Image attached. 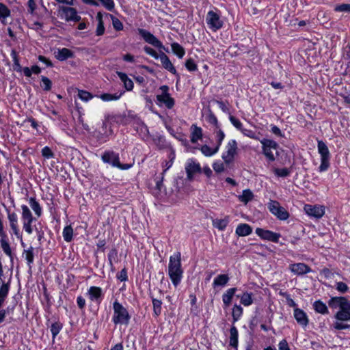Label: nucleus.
<instances>
[{"mask_svg":"<svg viewBox=\"0 0 350 350\" xmlns=\"http://www.w3.org/2000/svg\"><path fill=\"white\" fill-rule=\"evenodd\" d=\"M328 305L333 309L339 308V310L335 314L336 321L333 324V327L337 330H342L350 328V310L345 304L342 297H333L329 301Z\"/></svg>","mask_w":350,"mask_h":350,"instance_id":"1","label":"nucleus"},{"mask_svg":"<svg viewBox=\"0 0 350 350\" xmlns=\"http://www.w3.org/2000/svg\"><path fill=\"white\" fill-rule=\"evenodd\" d=\"M183 270L181 267V254L176 252L170 257L168 275L172 284L177 286L181 282Z\"/></svg>","mask_w":350,"mask_h":350,"instance_id":"2","label":"nucleus"},{"mask_svg":"<svg viewBox=\"0 0 350 350\" xmlns=\"http://www.w3.org/2000/svg\"><path fill=\"white\" fill-rule=\"evenodd\" d=\"M113 310L112 321L116 325H129L131 320V315L127 309L117 300L113 304Z\"/></svg>","mask_w":350,"mask_h":350,"instance_id":"3","label":"nucleus"},{"mask_svg":"<svg viewBox=\"0 0 350 350\" xmlns=\"http://www.w3.org/2000/svg\"><path fill=\"white\" fill-rule=\"evenodd\" d=\"M317 149L321 157V164L319 167V171L323 172L327 171L330 166V152L327 146L323 141H318Z\"/></svg>","mask_w":350,"mask_h":350,"instance_id":"4","label":"nucleus"},{"mask_svg":"<svg viewBox=\"0 0 350 350\" xmlns=\"http://www.w3.org/2000/svg\"><path fill=\"white\" fill-rule=\"evenodd\" d=\"M101 159L105 163H108L112 167L122 170H129L133 166L132 164H121L119 154L111 150L105 151L101 156Z\"/></svg>","mask_w":350,"mask_h":350,"instance_id":"5","label":"nucleus"},{"mask_svg":"<svg viewBox=\"0 0 350 350\" xmlns=\"http://www.w3.org/2000/svg\"><path fill=\"white\" fill-rule=\"evenodd\" d=\"M238 154V145L235 139H230L225 146L221 158L226 165L232 163Z\"/></svg>","mask_w":350,"mask_h":350,"instance_id":"6","label":"nucleus"},{"mask_svg":"<svg viewBox=\"0 0 350 350\" xmlns=\"http://www.w3.org/2000/svg\"><path fill=\"white\" fill-rule=\"evenodd\" d=\"M206 22L208 28L213 31H217L224 25V22L221 18L220 12L217 10L208 11L206 16Z\"/></svg>","mask_w":350,"mask_h":350,"instance_id":"7","label":"nucleus"},{"mask_svg":"<svg viewBox=\"0 0 350 350\" xmlns=\"http://www.w3.org/2000/svg\"><path fill=\"white\" fill-rule=\"evenodd\" d=\"M262 144V153L269 161H273L275 159L273 151H276L278 148V144L276 142L269 139H262L260 140Z\"/></svg>","mask_w":350,"mask_h":350,"instance_id":"8","label":"nucleus"},{"mask_svg":"<svg viewBox=\"0 0 350 350\" xmlns=\"http://www.w3.org/2000/svg\"><path fill=\"white\" fill-rule=\"evenodd\" d=\"M21 219L23 221V229L27 233L31 234L33 232L31 224L36 219L33 218L30 209L27 205L23 204L21 206Z\"/></svg>","mask_w":350,"mask_h":350,"instance_id":"9","label":"nucleus"},{"mask_svg":"<svg viewBox=\"0 0 350 350\" xmlns=\"http://www.w3.org/2000/svg\"><path fill=\"white\" fill-rule=\"evenodd\" d=\"M58 11L60 17L66 21L78 22L81 20V16L78 14L77 10L70 5L60 6Z\"/></svg>","mask_w":350,"mask_h":350,"instance_id":"10","label":"nucleus"},{"mask_svg":"<svg viewBox=\"0 0 350 350\" xmlns=\"http://www.w3.org/2000/svg\"><path fill=\"white\" fill-rule=\"evenodd\" d=\"M269 211L275 215L280 220H286L288 218L289 214L287 211L282 207L279 202L275 200H270L267 204Z\"/></svg>","mask_w":350,"mask_h":350,"instance_id":"11","label":"nucleus"},{"mask_svg":"<svg viewBox=\"0 0 350 350\" xmlns=\"http://www.w3.org/2000/svg\"><path fill=\"white\" fill-rule=\"evenodd\" d=\"M159 89L161 94L157 96V100L159 105H164L167 108L172 109L174 105V100L168 92V86L162 85Z\"/></svg>","mask_w":350,"mask_h":350,"instance_id":"12","label":"nucleus"},{"mask_svg":"<svg viewBox=\"0 0 350 350\" xmlns=\"http://www.w3.org/2000/svg\"><path fill=\"white\" fill-rule=\"evenodd\" d=\"M185 168L189 180L193 179V176L197 173H200L202 170L200 164L193 159L187 161Z\"/></svg>","mask_w":350,"mask_h":350,"instance_id":"13","label":"nucleus"},{"mask_svg":"<svg viewBox=\"0 0 350 350\" xmlns=\"http://www.w3.org/2000/svg\"><path fill=\"white\" fill-rule=\"evenodd\" d=\"M256 234L263 240L278 243L280 238V234L272 232L269 230L257 228L255 230Z\"/></svg>","mask_w":350,"mask_h":350,"instance_id":"14","label":"nucleus"},{"mask_svg":"<svg viewBox=\"0 0 350 350\" xmlns=\"http://www.w3.org/2000/svg\"><path fill=\"white\" fill-rule=\"evenodd\" d=\"M138 32L147 43L159 49L163 48L162 42L150 31L144 29H138Z\"/></svg>","mask_w":350,"mask_h":350,"instance_id":"15","label":"nucleus"},{"mask_svg":"<svg viewBox=\"0 0 350 350\" xmlns=\"http://www.w3.org/2000/svg\"><path fill=\"white\" fill-rule=\"evenodd\" d=\"M305 213L310 217L321 218L325 214V208L320 205L306 204L304 207Z\"/></svg>","mask_w":350,"mask_h":350,"instance_id":"16","label":"nucleus"},{"mask_svg":"<svg viewBox=\"0 0 350 350\" xmlns=\"http://www.w3.org/2000/svg\"><path fill=\"white\" fill-rule=\"evenodd\" d=\"M289 269L295 275H304L312 271L310 267L301 262L291 264L289 265Z\"/></svg>","mask_w":350,"mask_h":350,"instance_id":"17","label":"nucleus"},{"mask_svg":"<svg viewBox=\"0 0 350 350\" xmlns=\"http://www.w3.org/2000/svg\"><path fill=\"white\" fill-rule=\"evenodd\" d=\"M293 316L297 323L301 326L305 327L308 325L309 319L306 313L303 310L298 308H295Z\"/></svg>","mask_w":350,"mask_h":350,"instance_id":"18","label":"nucleus"},{"mask_svg":"<svg viewBox=\"0 0 350 350\" xmlns=\"http://www.w3.org/2000/svg\"><path fill=\"white\" fill-rule=\"evenodd\" d=\"M159 59L161 61L163 67L165 70H168L169 72H170L172 74H173L174 75H178V73H177V71H176L175 67L172 64V63L170 61V59H169V57L163 52H161L160 57H159Z\"/></svg>","mask_w":350,"mask_h":350,"instance_id":"19","label":"nucleus"},{"mask_svg":"<svg viewBox=\"0 0 350 350\" xmlns=\"http://www.w3.org/2000/svg\"><path fill=\"white\" fill-rule=\"evenodd\" d=\"M89 299L92 301H99L102 296V289L98 286H91L88 291Z\"/></svg>","mask_w":350,"mask_h":350,"instance_id":"20","label":"nucleus"},{"mask_svg":"<svg viewBox=\"0 0 350 350\" xmlns=\"http://www.w3.org/2000/svg\"><path fill=\"white\" fill-rule=\"evenodd\" d=\"M235 232L239 237H245L252 232V228L247 224H241L237 226Z\"/></svg>","mask_w":350,"mask_h":350,"instance_id":"21","label":"nucleus"},{"mask_svg":"<svg viewBox=\"0 0 350 350\" xmlns=\"http://www.w3.org/2000/svg\"><path fill=\"white\" fill-rule=\"evenodd\" d=\"M237 288H228L226 293L223 294L222 301L226 307H228L230 305L232 297L237 292Z\"/></svg>","mask_w":350,"mask_h":350,"instance_id":"22","label":"nucleus"},{"mask_svg":"<svg viewBox=\"0 0 350 350\" xmlns=\"http://www.w3.org/2000/svg\"><path fill=\"white\" fill-rule=\"evenodd\" d=\"M73 52L67 48L59 49L55 55L56 58L59 61H64L73 57Z\"/></svg>","mask_w":350,"mask_h":350,"instance_id":"23","label":"nucleus"},{"mask_svg":"<svg viewBox=\"0 0 350 350\" xmlns=\"http://www.w3.org/2000/svg\"><path fill=\"white\" fill-rule=\"evenodd\" d=\"M117 75L123 82L125 89L128 91L132 90L133 88V82L128 77L127 75L122 72H117Z\"/></svg>","mask_w":350,"mask_h":350,"instance_id":"24","label":"nucleus"},{"mask_svg":"<svg viewBox=\"0 0 350 350\" xmlns=\"http://www.w3.org/2000/svg\"><path fill=\"white\" fill-rule=\"evenodd\" d=\"M191 142L192 143H196L198 140L202 137V129L196 125H192L191 127Z\"/></svg>","mask_w":350,"mask_h":350,"instance_id":"25","label":"nucleus"},{"mask_svg":"<svg viewBox=\"0 0 350 350\" xmlns=\"http://www.w3.org/2000/svg\"><path fill=\"white\" fill-rule=\"evenodd\" d=\"M213 226L219 230H224L229 223V217L226 216L224 219H215L213 220Z\"/></svg>","mask_w":350,"mask_h":350,"instance_id":"26","label":"nucleus"},{"mask_svg":"<svg viewBox=\"0 0 350 350\" xmlns=\"http://www.w3.org/2000/svg\"><path fill=\"white\" fill-rule=\"evenodd\" d=\"M8 218L10 221L12 230L14 231L15 234H17L18 232L17 215L15 213H10L8 212Z\"/></svg>","mask_w":350,"mask_h":350,"instance_id":"27","label":"nucleus"},{"mask_svg":"<svg viewBox=\"0 0 350 350\" xmlns=\"http://www.w3.org/2000/svg\"><path fill=\"white\" fill-rule=\"evenodd\" d=\"M254 198V194L250 189H245L243 191L242 194L238 196L240 202L247 204L249 202Z\"/></svg>","mask_w":350,"mask_h":350,"instance_id":"28","label":"nucleus"},{"mask_svg":"<svg viewBox=\"0 0 350 350\" xmlns=\"http://www.w3.org/2000/svg\"><path fill=\"white\" fill-rule=\"evenodd\" d=\"M240 298L241 304L244 306H250L253 304L252 293L245 292L241 295H238Z\"/></svg>","mask_w":350,"mask_h":350,"instance_id":"29","label":"nucleus"},{"mask_svg":"<svg viewBox=\"0 0 350 350\" xmlns=\"http://www.w3.org/2000/svg\"><path fill=\"white\" fill-rule=\"evenodd\" d=\"M163 176H161V178L159 179H157L156 180V185L155 187L152 189V193L154 196L159 197V196H161V194L162 193L163 191H165V187H164V185L163 183Z\"/></svg>","mask_w":350,"mask_h":350,"instance_id":"30","label":"nucleus"},{"mask_svg":"<svg viewBox=\"0 0 350 350\" xmlns=\"http://www.w3.org/2000/svg\"><path fill=\"white\" fill-rule=\"evenodd\" d=\"M218 146L211 148L208 145H203L200 148V151L205 157H212L219 151Z\"/></svg>","mask_w":350,"mask_h":350,"instance_id":"31","label":"nucleus"},{"mask_svg":"<svg viewBox=\"0 0 350 350\" xmlns=\"http://www.w3.org/2000/svg\"><path fill=\"white\" fill-rule=\"evenodd\" d=\"M29 204L34 211L36 215L39 217L42 215V208L38 202L34 198H30L29 200Z\"/></svg>","mask_w":350,"mask_h":350,"instance_id":"32","label":"nucleus"},{"mask_svg":"<svg viewBox=\"0 0 350 350\" xmlns=\"http://www.w3.org/2000/svg\"><path fill=\"white\" fill-rule=\"evenodd\" d=\"M10 9L3 3H0V21L2 23L5 24V20L10 16Z\"/></svg>","mask_w":350,"mask_h":350,"instance_id":"33","label":"nucleus"},{"mask_svg":"<svg viewBox=\"0 0 350 350\" xmlns=\"http://www.w3.org/2000/svg\"><path fill=\"white\" fill-rule=\"evenodd\" d=\"M96 20L98 21L96 34L98 36H102L105 33V27L103 21V14L100 12H98L96 15Z\"/></svg>","mask_w":350,"mask_h":350,"instance_id":"34","label":"nucleus"},{"mask_svg":"<svg viewBox=\"0 0 350 350\" xmlns=\"http://www.w3.org/2000/svg\"><path fill=\"white\" fill-rule=\"evenodd\" d=\"M313 306L314 310L318 313L325 314L329 312L326 304L320 300L316 301Z\"/></svg>","mask_w":350,"mask_h":350,"instance_id":"35","label":"nucleus"},{"mask_svg":"<svg viewBox=\"0 0 350 350\" xmlns=\"http://www.w3.org/2000/svg\"><path fill=\"white\" fill-rule=\"evenodd\" d=\"M238 345V330L236 327L232 326L230 329V345L237 347Z\"/></svg>","mask_w":350,"mask_h":350,"instance_id":"36","label":"nucleus"},{"mask_svg":"<svg viewBox=\"0 0 350 350\" xmlns=\"http://www.w3.org/2000/svg\"><path fill=\"white\" fill-rule=\"evenodd\" d=\"M173 53L180 59L183 58L185 54L184 48L178 43L174 42L171 44Z\"/></svg>","mask_w":350,"mask_h":350,"instance_id":"37","label":"nucleus"},{"mask_svg":"<svg viewBox=\"0 0 350 350\" xmlns=\"http://www.w3.org/2000/svg\"><path fill=\"white\" fill-rule=\"evenodd\" d=\"M229 280V277L226 274H220L218 275L213 281V285L214 286H225Z\"/></svg>","mask_w":350,"mask_h":350,"instance_id":"38","label":"nucleus"},{"mask_svg":"<svg viewBox=\"0 0 350 350\" xmlns=\"http://www.w3.org/2000/svg\"><path fill=\"white\" fill-rule=\"evenodd\" d=\"M23 71L24 75L27 77H30L31 76L32 73H34L36 75L39 74L41 72V69L38 66L35 65V66H31V68H29L28 67H25L23 68Z\"/></svg>","mask_w":350,"mask_h":350,"instance_id":"39","label":"nucleus"},{"mask_svg":"<svg viewBox=\"0 0 350 350\" xmlns=\"http://www.w3.org/2000/svg\"><path fill=\"white\" fill-rule=\"evenodd\" d=\"M63 237L64 241L70 242L72 239L73 230L70 226H66L63 230Z\"/></svg>","mask_w":350,"mask_h":350,"instance_id":"40","label":"nucleus"},{"mask_svg":"<svg viewBox=\"0 0 350 350\" xmlns=\"http://www.w3.org/2000/svg\"><path fill=\"white\" fill-rule=\"evenodd\" d=\"M23 256H25V260L27 261L29 265H30L33 262V248L30 247L27 250H25L23 252Z\"/></svg>","mask_w":350,"mask_h":350,"instance_id":"41","label":"nucleus"},{"mask_svg":"<svg viewBox=\"0 0 350 350\" xmlns=\"http://www.w3.org/2000/svg\"><path fill=\"white\" fill-rule=\"evenodd\" d=\"M215 134L217 140V144L215 146H218L219 149L226 135L224 132L222 130H221L219 127L217 129V130L215 131Z\"/></svg>","mask_w":350,"mask_h":350,"instance_id":"42","label":"nucleus"},{"mask_svg":"<svg viewBox=\"0 0 350 350\" xmlns=\"http://www.w3.org/2000/svg\"><path fill=\"white\" fill-rule=\"evenodd\" d=\"M0 242H1V248H2L3 251L4 252V253L9 256H12V250L10 247V244L7 241V240L3 237V236L1 237Z\"/></svg>","mask_w":350,"mask_h":350,"instance_id":"43","label":"nucleus"},{"mask_svg":"<svg viewBox=\"0 0 350 350\" xmlns=\"http://www.w3.org/2000/svg\"><path fill=\"white\" fill-rule=\"evenodd\" d=\"M122 94V93L114 94H103L100 96V98L103 101L117 100L121 97Z\"/></svg>","mask_w":350,"mask_h":350,"instance_id":"44","label":"nucleus"},{"mask_svg":"<svg viewBox=\"0 0 350 350\" xmlns=\"http://www.w3.org/2000/svg\"><path fill=\"white\" fill-rule=\"evenodd\" d=\"M243 314V308L241 306L234 305L232 308V318L234 321H237Z\"/></svg>","mask_w":350,"mask_h":350,"instance_id":"45","label":"nucleus"},{"mask_svg":"<svg viewBox=\"0 0 350 350\" xmlns=\"http://www.w3.org/2000/svg\"><path fill=\"white\" fill-rule=\"evenodd\" d=\"M152 302L153 305V311L156 316H159L161 313V305L162 302L161 300L152 298Z\"/></svg>","mask_w":350,"mask_h":350,"instance_id":"46","label":"nucleus"},{"mask_svg":"<svg viewBox=\"0 0 350 350\" xmlns=\"http://www.w3.org/2000/svg\"><path fill=\"white\" fill-rule=\"evenodd\" d=\"M78 96L81 100L84 102H88L93 98V96L91 93L81 90H78Z\"/></svg>","mask_w":350,"mask_h":350,"instance_id":"47","label":"nucleus"},{"mask_svg":"<svg viewBox=\"0 0 350 350\" xmlns=\"http://www.w3.org/2000/svg\"><path fill=\"white\" fill-rule=\"evenodd\" d=\"M170 159L169 161H164L162 163V167L163 168L161 175L164 176L167 170H169L173 165L174 154H171L170 156Z\"/></svg>","mask_w":350,"mask_h":350,"instance_id":"48","label":"nucleus"},{"mask_svg":"<svg viewBox=\"0 0 350 350\" xmlns=\"http://www.w3.org/2000/svg\"><path fill=\"white\" fill-rule=\"evenodd\" d=\"M273 173L275 176L278 177H287L290 174V171L288 169L284 167V168H274L273 169Z\"/></svg>","mask_w":350,"mask_h":350,"instance_id":"49","label":"nucleus"},{"mask_svg":"<svg viewBox=\"0 0 350 350\" xmlns=\"http://www.w3.org/2000/svg\"><path fill=\"white\" fill-rule=\"evenodd\" d=\"M215 103L223 112L230 115L229 103L228 101L215 100Z\"/></svg>","mask_w":350,"mask_h":350,"instance_id":"50","label":"nucleus"},{"mask_svg":"<svg viewBox=\"0 0 350 350\" xmlns=\"http://www.w3.org/2000/svg\"><path fill=\"white\" fill-rule=\"evenodd\" d=\"M41 79H42V83L41 86L43 88V90L45 91L51 90V87H52L51 81L48 77H44V76H42Z\"/></svg>","mask_w":350,"mask_h":350,"instance_id":"51","label":"nucleus"},{"mask_svg":"<svg viewBox=\"0 0 350 350\" xmlns=\"http://www.w3.org/2000/svg\"><path fill=\"white\" fill-rule=\"evenodd\" d=\"M229 120L231 122V124L239 131H241L243 129V124L238 118H235L232 115H230Z\"/></svg>","mask_w":350,"mask_h":350,"instance_id":"52","label":"nucleus"},{"mask_svg":"<svg viewBox=\"0 0 350 350\" xmlns=\"http://www.w3.org/2000/svg\"><path fill=\"white\" fill-rule=\"evenodd\" d=\"M62 326L59 323H54L51 326V332L53 336V338L54 339L56 336L59 333L60 330L62 329Z\"/></svg>","mask_w":350,"mask_h":350,"instance_id":"53","label":"nucleus"},{"mask_svg":"<svg viewBox=\"0 0 350 350\" xmlns=\"http://www.w3.org/2000/svg\"><path fill=\"white\" fill-rule=\"evenodd\" d=\"M213 168L214 171L217 173H221L225 171V163H222L220 161H217L213 163Z\"/></svg>","mask_w":350,"mask_h":350,"instance_id":"54","label":"nucleus"},{"mask_svg":"<svg viewBox=\"0 0 350 350\" xmlns=\"http://www.w3.org/2000/svg\"><path fill=\"white\" fill-rule=\"evenodd\" d=\"M185 67L190 72H194L198 69L197 64H196L195 61L191 58L188 59L186 61Z\"/></svg>","mask_w":350,"mask_h":350,"instance_id":"55","label":"nucleus"},{"mask_svg":"<svg viewBox=\"0 0 350 350\" xmlns=\"http://www.w3.org/2000/svg\"><path fill=\"white\" fill-rule=\"evenodd\" d=\"M110 17L112 20V25L113 28L117 31H120L123 29L122 23L117 18L114 17L113 15H110Z\"/></svg>","mask_w":350,"mask_h":350,"instance_id":"56","label":"nucleus"},{"mask_svg":"<svg viewBox=\"0 0 350 350\" xmlns=\"http://www.w3.org/2000/svg\"><path fill=\"white\" fill-rule=\"evenodd\" d=\"M334 10L336 12H350V4L343 3V4H340V5H337L334 8Z\"/></svg>","mask_w":350,"mask_h":350,"instance_id":"57","label":"nucleus"},{"mask_svg":"<svg viewBox=\"0 0 350 350\" xmlns=\"http://www.w3.org/2000/svg\"><path fill=\"white\" fill-rule=\"evenodd\" d=\"M336 288L338 292L341 293H345L349 291V286H347V284L342 282H336Z\"/></svg>","mask_w":350,"mask_h":350,"instance_id":"58","label":"nucleus"},{"mask_svg":"<svg viewBox=\"0 0 350 350\" xmlns=\"http://www.w3.org/2000/svg\"><path fill=\"white\" fill-rule=\"evenodd\" d=\"M144 51L149 55L152 56V57H154V59H159V57H160V54H158L157 53V51L155 50H154L153 49L149 47V46H145L144 47Z\"/></svg>","mask_w":350,"mask_h":350,"instance_id":"59","label":"nucleus"},{"mask_svg":"<svg viewBox=\"0 0 350 350\" xmlns=\"http://www.w3.org/2000/svg\"><path fill=\"white\" fill-rule=\"evenodd\" d=\"M42 155L46 159H51L54 157V154L48 146H45L42 150Z\"/></svg>","mask_w":350,"mask_h":350,"instance_id":"60","label":"nucleus"},{"mask_svg":"<svg viewBox=\"0 0 350 350\" xmlns=\"http://www.w3.org/2000/svg\"><path fill=\"white\" fill-rule=\"evenodd\" d=\"M9 291V286L7 284H4L2 285L0 289V299H2V301L3 302L5 298L7 297Z\"/></svg>","mask_w":350,"mask_h":350,"instance_id":"61","label":"nucleus"},{"mask_svg":"<svg viewBox=\"0 0 350 350\" xmlns=\"http://www.w3.org/2000/svg\"><path fill=\"white\" fill-rule=\"evenodd\" d=\"M106 9L109 11L113 10L115 4L113 0H98Z\"/></svg>","mask_w":350,"mask_h":350,"instance_id":"62","label":"nucleus"},{"mask_svg":"<svg viewBox=\"0 0 350 350\" xmlns=\"http://www.w3.org/2000/svg\"><path fill=\"white\" fill-rule=\"evenodd\" d=\"M28 12L31 14H34L35 10L37 8L36 3L34 0H28L27 2Z\"/></svg>","mask_w":350,"mask_h":350,"instance_id":"63","label":"nucleus"},{"mask_svg":"<svg viewBox=\"0 0 350 350\" xmlns=\"http://www.w3.org/2000/svg\"><path fill=\"white\" fill-rule=\"evenodd\" d=\"M241 132L245 136L254 139H258V137L256 135L255 133L252 131V130L249 129H245L243 128V129L241 131Z\"/></svg>","mask_w":350,"mask_h":350,"instance_id":"64","label":"nucleus"}]
</instances>
